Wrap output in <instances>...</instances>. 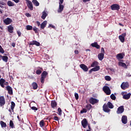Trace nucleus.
I'll use <instances>...</instances> for the list:
<instances>
[{
	"instance_id": "obj_1",
	"label": "nucleus",
	"mask_w": 131,
	"mask_h": 131,
	"mask_svg": "<svg viewBox=\"0 0 131 131\" xmlns=\"http://www.w3.org/2000/svg\"><path fill=\"white\" fill-rule=\"evenodd\" d=\"M113 108H114V105L110 101L107 102V104L105 103L103 105V111L106 113H109L111 111L110 109H113Z\"/></svg>"
},
{
	"instance_id": "obj_2",
	"label": "nucleus",
	"mask_w": 131,
	"mask_h": 131,
	"mask_svg": "<svg viewBox=\"0 0 131 131\" xmlns=\"http://www.w3.org/2000/svg\"><path fill=\"white\" fill-rule=\"evenodd\" d=\"M49 74L47 71H44L41 75V78H40V81L41 83H45V79H46V78L47 77V75Z\"/></svg>"
},
{
	"instance_id": "obj_3",
	"label": "nucleus",
	"mask_w": 131,
	"mask_h": 131,
	"mask_svg": "<svg viewBox=\"0 0 131 131\" xmlns=\"http://www.w3.org/2000/svg\"><path fill=\"white\" fill-rule=\"evenodd\" d=\"M103 91L106 95H107V96L111 95V90H110V88H109V86H104L103 88Z\"/></svg>"
},
{
	"instance_id": "obj_4",
	"label": "nucleus",
	"mask_w": 131,
	"mask_h": 131,
	"mask_svg": "<svg viewBox=\"0 0 131 131\" xmlns=\"http://www.w3.org/2000/svg\"><path fill=\"white\" fill-rule=\"evenodd\" d=\"M111 9L112 11H119L120 9V6L117 4H114L111 6Z\"/></svg>"
},
{
	"instance_id": "obj_5",
	"label": "nucleus",
	"mask_w": 131,
	"mask_h": 131,
	"mask_svg": "<svg viewBox=\"0 0 131 131\" xmlns=\"http://www.w3.org/2000/svg\"><path fill=\"white\" fill-rule=\"evenodd\" d=\"M89 101V103L92 105H95V104H98V103H99V99H97L93 97H91Z\"/></svg>"
},
{
	"instance_id": "obj_6",
	"label": "nucleus",
	"mask_w": 131,
	"mask_h": 131,
	"mask_svg": "<svg viewBox=\"0 0 131 131\" xmlns=\"http://www.w3.org/2000/svg\"><path fill=\"white\" fill-rule=\"evenodd\" d=\"M26 2L28 9L31 11H33V5L32 4V2L29 0H26Z\"/></svg>"
},
{
	"instance_id": "obj_7",
	"label": "nucleus",
	"mask_w": 131,
	"mask_h": 131,
	"mask_svg": "<svg viewBox=\"0 0 131 131\" xmlns=\"http://www.w3.org/2000/svg\"><path fill=\"white\" fill-rule=\"evenodd\" d=\"M124 112V106L121 105L119 106L117 110V114H122V113Z\"/></svg>"
},
{
	"instance_id": "obj_8",
	"label": "nucleus",
	"mask_w": 131,
	"mask_h": 131,
	"mask_svg": "<svg viewBox=\"0 0 131 131\" xmlns=\"http://www.w3.org/2000/svg\"><path fill=\"white\" fill-rule=\"evenodd\" d=\"M121 88L122 90H126V89H128L129 88V84H128V82H123L121 84Z\"/></svg>"
},
{
	"instance_id": "obj_9",
	"label": "nucleus",
	"mask_w": 131,
	"mask_h": 131,
	"mask_svg": "<svg viewBox=\"0 0 131 131\" xmlns=\"http://www.w3.org/2000/svg\"><path fill=\"white\" fill-rule=\"evenodd\" d=\"M4 23H5V25H10V24L13 22V20H12V19L7 17L5 19L3 20Z\"/></svg>"
},
{
	"instance_id": "obj_10",
	"label": "nucleus",
	"mask_w": 131,
	"mask_h": 131,
	"mask_svg": "<svg viewBox=\"0 0 131 131\" xmlns=\"http://www.w3.org/2000/svg\"><path fill=\"white\" fill-rule=\"evenodd\" d=\"M30 46H36L37 47H39L40 46V43L37 41L33 40L32 41H30L29 43Z\"/></svg>"
},
{
	"instance_id": "obj_11",
	"label": "nucleus",
	"mask_w": 131,
	"mask_h": 131,
	"mask_svg": "<svg viewBox=\"0 0 131 131\" xmlns=\"http://www.w3.org/2000/svg\"><path fill=\"white\" fill-rule=\"evenodd\" d=\"M126 36V33H123L122 35L119 36V39H120L121 42H124L125 40V38Z\"/></svg>"
},
{
	"instance_id": "obj_12",
	"label": "nucleus",
	"mask_w": 131,
	"mask_h": 131,
	"mask_svg": "<svg viewBox=\"0 0 131 131\" xmlns=\"http://www.w3.org/2000/svg\"><path fill=\"white\" fill-rule=\"evenodd\" d=\"M80 67L85 72H88V71H89V68H88V66L84 64H81Z\"/></svg>"
},
{
	"instance_id": "obj_13",
	"label": "nucleus",
	"mask_w": 131,
	"mask_h": 131,
	"mask_svg": "<svg viewBox=\"0 0 131 131\" xmlns=\"http://www.w3.org/2000/svg\"><path fill=\"white\" fill-rule=\"evenodd\" d=\"M81 124L82 126L84 128H85L86 126H88V120L85 118H84L82 121H81Z\"/></svg>"
},
{
	"instance_id": "obj_14",
	"label": "nucleus",
	"mask_w": 131,
	"mask_h": 131,
	"mask_svg": "<svg viewBox=\"0 0 131 131\" xmlns=\"http://www.w3.org/2000/svg\"><path fill=\"white\" fill-rule=\"evenodd\" d=\"M8 31L9 33H13L14 32V27L13 25H9L7 27Z\"/></svg>"
},
{
	"instance_id": "obj_15",
	"label": "nucleus",
	"mask_w": 131,
	"mask_h": 131,
	"mask_svg": "<svg viewBox=\"0 0 131 131\" xmlns=\"http://www.w3.org/2000/svg\"><path fill=\"white\" fill-rule=\"evenodd\" d=\"M121 121L123 124H126L127 123V117L126 116H122Z\"/></svg>"
},
{
	"instance_id": "obj_16",
	"label": "nucleus",
	"mask_w": 131,
	"mask_h": 131,
	"mask_svg": "<svg viewBox=\"0 0 131 131\" xmlns=\"http://www.w3.org/2000/svg\"><path fill=\"white\" fill-rule=\"evenodd\" d=\"M41 72H42V68L39 67H37L36 70V74L37 75H40V74H41Z\"/></svg>"
},
{
	"instance_id": "obj_17",
	"label": "nucleus",
	"mask_w": 131,
	"mask_h": 131,
	"mask_svg": "<svg viewBox=\"0 0 131 131\" xmlns=\"http://www.w3.org/2000/svg\"><path fill=\"white\" fill-rule=\"evenodd\" d=\"M91 47H93V48H96L97 50H100V48H101L100 45H98V42H94V43H91Z\"/></svg>"
},
{
	"instance_id": "obj_18",
	"label": "nucleus",
	"mask_w": 131,
	"mask_h": 131,
	"mask_svg": "<svg viewBox=\"0 0 131 131\" xmlns=\"http://www.w3.org/2000/svg\"><path fill=\"white\" fill-rule=\"evenodd\" d=\"M6 90L8 91L9 95H13V89H12V87H11L10 85L7 86Z\"/></svg>"
},
{
	"instance_id": "obj_19",
	"label": "nucleus",
	"mask_w": 131,
	"mask_h": 131,
	"mask_svg": "<svg viewBox=\"0 0 131 131\" xmlns=\"http://www.w3.org/2000/svg\"><path fill=\"white\" fill-rule=\"evenodd\" d=\"M51 105L52 108H53V109H55V108L57 107V105H58V104L57 103V102L56 101V100H52L51 102Z\"/></svg>"
},
{
	"instance_id": "obj_20",
	"label": "nucleus",
	"mask_w": 131,
	"mask_h": 131,
	"mask_svg": "<svg viewBox=\"0 0 131 131\" xmlns=\"http://www.w3.org/2000/svg\"><path fill=\"white\" fill-rule=\"evenodd\" d=\"M47 24H48V21L47 20H45L41 24L40 28L41 29H45L46 26H47Z\"/></svg>"
},
{
	"instance_id": "obj_21",
	"label": "nucleus",
	"mask_w": 131,
	"mask_h": 131,
	"mask_svg": "<svg viewBox=\"0 0 131 131\" xmlns=\"http://www.w3.org/2000/svg\"><path fill=\"white\" fill-rule=\"evenodd\" d=\"M118 65L119 66H121L123 68H125V69H127V66H126V64L124 62H119Z\"/></svg>"
},
{
	"instance_id": "obj_22",
	"label": "nucleus",
	"mask_w": 131,
	"mask_h": 131,
	"mask_svg": "<svg viewBox=\"0 0 131 131\" xmlns=\"http://www.w3.org/2000/svg\"><path fill=\"white\" fill-rule=\"evenodd\" d=\"M104 56H105V54L103 53H99L98 55V58L100 61H102L103 59H104Z\"/></svg>"
},
{
	"instance_id": "obj_23",
	"label": "nucleus",
	"mask_w": 131,
	"mask_h": 131,
	"mask_svg": "<svg viewBox=\"0 0 131 131\" xmlns=\"http://www.w3.org/2000/svg\"><path fill=\"white\" fill-rule=\"evenodd\" d=\"M63 10H64V6L62 4H59V9L57 10L58 13H62Z\"/></svg>"
},
{
	"instance_id": "obj_24",
	"label": "nucleus",
	"mask_w": 131,
	"mask_h": 131,
	"mask_svg": "<svg viewBox=\"0 0 131 131\" xmlns=\"http://www.w3.org/2000/svg\"><path fill=\"white\" fill-rule=\"evenodd\" d=\"M5 82H6V80H5L3 78H1L0 79V85L1 86H2V88H5V85H4Z\"/></svg>"
},
{
	"instance_id": "obj_25",
	"label": "nucleus",
	"mask_w": 131,
	"mask_h": 131,
	"mask_svg": "<svg viewBox=\"0 0 131 131\" xmlns=\"http://www.w3.org/2000/svg\"><path fill=\"white\" fill-rule=\"evenodd\" d=\"M131 94L128 93L127 94L124 95L123 96V99H124V100H128L129 98H130Z\"/></svg>"
},
{
	"instance_id": "obj_26",
	"label": "nucleus",
	"mask_w": 131,
	"mask_h": 131,
	"mask_svg": "<svg viewBox=\"0 0 131 131\" xmlns=\"http://www.w3.org/2000/svg\"><path fill=\"white\" fill-rule=\"evenodd\" d=\"M32 86H33V90H37V88H38V86L37 85V83L35 82H33L32 83Z\"/></svg>"
},
{
	"instance_id": "obj_27",
	"label": "nucleus",
	"mask_w": 131,
	"mask_h": 131,
	"mask_svg": "<svg viewBox=\"0 0 131 131\" xmlns=\"http://www.w3.org/2000/svg\"><path fill=\"white\" fill-rule=\"evenodd\" d=\"M47 16H48V14L47 13V12H46V11H44L42 12V15L41 17L43 20H45V19L47 18Z\"/></svg>"
},
{
	"instance_id": "obj_28",
	"label": "nucleus",
	"mask_w": 131,
	"mask_h": 131,
	"mask_svg": "<svg viewBox=\"0 0 131 131\" xmlns=\"http://www.w3.org/2000/svg\"><path fill=\"white\" fill-rule=\"evenodd\" d=\"M15 106H16V104H15V102H14V101H12L11 105V110L12 111V112H14V109L15 108Z\"/></svg>"
},
{
	"instance_id": "obj_29",
	"label": "nucleus",
	"mask_w": 131,
	"mask_h": 131,
	"mask_svg": "<svg viewBox=\"0 0 131 131\" xmlns=\"http://www.w3.org/2000/svg\"><path fill=\"white\" fill-rule=\"evenodd\" d=\"M32 2L35 7H38L39 6V3H38L37 0H33Z\"/></svg>"
},
{
	"instance_id": "obj_30",
	"label": "nucleus",
	"mask_w": 131,
	"mask_h": 131,
	"mask_svg": "<svg viewBox=\"0 0 131 131\" xmlns=\"http://www.w3.org/2000/svg\"><path fill=\"white\" fill-rule=\"evenodd\" d=\"M117 59L119 60V59H123V55L122 53H119L116 56Z\"/></svg>"
},
{
	"instance_id": "obj_31",
	"label": "nucleus",
	"mask_w": 131,
	"mask_h": 131,
	"mask_svg": "<svg viewBox=\"0 0 131 131\" xmlns=\"http://www.w3.org/2000/svg\"><path fill=\"white\" fill-rule=\"evenodd\" d=\"M85 107L86 108V110H88V111H90V110L93 108V106L91 104H86Z\"/></svg>"
},
{
	"instance_id": "obj_32",
	"label": "nucleus",
	"mask_w": 131,
	"mask_h": 131,
	"mask_svg": "<svg viewBox=\"0 0 131 131\" xmlns=\"http://www.w3.org/2000/svg\"><path fill=\"white\" fill-rule=\"evenodd\" d=\"M0 124L2 127H7V124L5 122L1 121Z\"/></svg>"
},
{
	"instance_id": "obj_33",
	"label": "nucleus",
	"mask_w": 131,
	"mask_h": 131,
	"mask_svg": "<svg viewBox=\"0 0 131 131\" xmlns=\"http://www.w3.org/2000/svg\"><path fill=\"white\" fill-rule=\"evenodd\" d=\"M7 5L9 7H14L15 6V4L10 1L7 2Z\"/></svg>"
},
{
	"instance_id": "obj_34",
	"label": "nucleus",
	"mask_w": 131,
	"mask_h": 131,
	"mask_svg": "<svg viewBox=\"0 0 131 131\" xmlns=\"http://www.w3.org/2000/svg\"><path fill=\"white\" fill-rule=\"evenodd\" d=\"M92 70L94 71V72H96V71H99V70H100V66H96L95 68H92Z\"/></svg>"
},
{
	"instance_id": "obj_35",
	"label": "nucleus",
	"mask_w": 131,
	"mask_h": 131,
	"mask_svg": "<svg viewBox=\"0 0 131 131\" xmlns=\"http://www.w3.org/2000/svg\"><path fill=\"white\" fill-rule=\"evenodd\" d=\"M99 64V62H98L97 61H94L92 64H91V67H96L97 66H98V65Z\"/></svg>"
},
{
	"instance_id": "obj_36",
	"label": "nucleus",
	"mask_w": 131,
	"mask_h": 131,
	"mask_svg": "<svg viewBox=\"0 0 131 131\" xmlns=\"http://www.w3.org/2000/svg\"><path fill=\"white\" fill-rule=\"evenodd\" d=\"M2 60L4 62H8V60H9V57H8V56H3L2 57Z\"/></svg>"
},
{
	"instance_id": "obj_37",
	"label": "nucleus",
	"mask_w": 131,
	"mask_h": 131,
	"mask_svg": "<svg viewBox=\"0 0 131 131\" xmlns=\"http://www.w3.org/2000/svg\"><path fill=\"white\" fill-rule=\"evenodd\" d=\"M9 126H10V127H11V128H15V126L14 125V123L13 122V121H10Z\"/></svg>"
},
{
	"instance_id": "obj_38",
	"label": "nucleus",
	"mask_w": 131,
	"mask_h": 131,
	"mask_svg": "<svg viewBox=\"0 0 131 131\" xmlns=\"http://www.w3.org/2000/svg\"><path fill=\"white\" fill-rule=\"evenodd\" d=\"M39 125L41 127H43L45 125V121L43 120H42L39 122Z\"/></svg>"
},
{
	"instance_id": "obj_39",
	"label": "nucleus",
	"mask_w": 131,
	"mask_h": 131,
	"mask_svg": "<svg viewBox=\"0 0 131 131\" xmlns=\"http://www.w3.org/2000/svg\"><path fill=\"white\" fill-rule=\"evenodd\" d=\"M33 27L32 26H30V25H27L26 26V29L27 30H32L33 29Z\"/></svg>"
},
{
	"instance_id": "obj_40",
	"label": "nucleus",
	"mask_w": 131,
	"mask_h": 131,
	"mask_svg": "<svg viewBox=\"0 0 131 131\" xmlns=\"http://www.w3.org/2000/svg\"><path fill=\"white\" fill-rule=\"evenodd\" d=\"M110 97H111V99H112V100H113L114 101L116 100V96H115V95H114V94H111Z\"/></svg>"
},
{
	"instance_id": "obj_41",
	"label": "nucleus",
	"mask_w": 131,
	"mask_h": 131,
	"mask_svg": "<svg viewBox=\"0 0 131 131\" xmlns=\"http://www.w3.org/2000/svg\"><path fill=\"white\" fill-rule=\"evenodd\" d=\"M105 79L107 80V81H110V80H111V77L110 76H105Z\"/></svg>"
},
{
	"instance_id": "obj_42",
	"label": "nucleus",
	"mask_w": 131,
	"mask_h": 131,
	"mask_svg": "<svg viewBox=\"0 0 131 131\" xmlns=\"http://www.w3.org/2000/svg\"><path fill=\"white\" fill-rule=\"evenodd\" d=\"M88 112V110L86 108H83L82 110L80 111L81 114H82L83 113H86Z\"/></svg>"
},
{
	"instance_id": "obj_43",
	"label": "nucleus",
	"mask_w": 131,
	"mask_h": 131,
	"mask_svg": "<svg viewBox=\"0 0 131 131\" xmlns=\"http://www.w3.org/2000/svg\"><path fill=\"white\" fill-rule=\"evenodd\" d=\"M57 111L58 112V115H62V109H61V108L58 107Z\"/></svg>"
},
{
	"instance_id": "obj_44",
	"label": "nucleus",
	"mask_w": 131,
	"mask_h": 131,
	"mask_svg": "<svg viewBox=\"0 0 131 131\" xmlns=\"http://www.w3.org/2000/svg\"><path fill=\"white\" fill-rule=\"evenodd\" d=\"M33 31L35 32V33H38V29H37V28H36V27H34L33 28Z\"/></svg>"
},
{
	"instance_id": "obj_45",
	"label": "nucleus",
	"mask_w": 131,
	"mask_h": 131,
	"mask_svg": "<svg viewBox=\"0 0 131 131\" xmlns=\"http://www.w3.org/2000/svg\"><path fill=\"white\" fill-rule=\"evenodd\" d=\"M0 53L2 54H4L5 53V50H4V49L3 47H2V46L0 45Z\"/></svg>"
},
{
	"instance_id": "obj_46",
	"label": "nucleus",
	"mask_w": 131,
	"mask_h": 131,
	"mask_svg": "<svg viewBox=\"0 0 131 131\" xmlns=\"http://www.w3.org/2000/svg\"><path fill=\"white\" fill-rule=\"evenodd\" d=\"M100 54H105V49H104V48H101V53Z\"/></svg>"
},
{
	"instance_id": "obj_47",
	"label": "nucleus",
	"mask_w": 131,
	"mask_h": 131,
	"mask_svg": "<svg viewBox=\"0 0 131 131\" xmlns=\"http://www.w3.org/2000/svg\"><path fill=\"white\" fill-rule=\"evenodd\" d=\"M75 98L76 100H77L78 99H79V96H78V93H75Z\"/></svg>"
},
{
	"instance_id": "obj_48",
	"label": "nucleus",
	"mask_w": 131,
	"mask_h": 131,
	"mask_svg": "<svg viewBox=\"0 0 131 131\" xmlns=\"http://www.w3.org/2000/svg\"><path fill=\"white\" fill-rule=\"evenodd\" d=\"M50 27H51L52 28H53V29H55L56 28V27H55L54 25L52 24H50L48 26V28H50Z\"/></svg>"
},
{
	"instance_id": "obj_49",
	"label": "nucleus",
	"mask_w": 131,
	"mask_h": 131,
	"mask_svg": "<svg viewBox=\"0 0 131 131\" xmlns=\"http://www.w3.org/2000/svg\"><path fill=\"white\" fill-rule=\"evenodd\" d=\"M32 110H35V111H37L38 109L37 107H35V106H32L31 107Z\"/></svg>"
},
{
	"instance_id": "obj_50",
	"label": "nucleus",
	"mask_w": 131,
	"mask_h": 131,
	"mask_svg": "<svg viewBox=\"0 0 131 131\" xmlns=\"http://www.w3.org/2000/svg\"><path fill=\"white\" fill-rule=\"evenodd\" d=\"M17 33L18 34V36L19 37H20V36H21V32L20 31H17Z\"/></svg>"
},
{
	"instance_id": "obj_51",
	"label": "nucleus",
	"mask_w": 131,
	"mask_h": 131,
	"mask_svg": "<svg viewBox=\"0 0 131 131\" xmlns=\"http://www.w3.org/2000/svg\"><path fill=\"white\" fill-rule=\"evenodd\" d=\"M54 120H56V121H59V118L57 116H55V117H54Z\"/></svg>"
},
{
	"instance_id": "obj_52",
	"label": "nucleus",
	"mask_w": 131,
	"mask_h": 131,
	"mask_svg": "<svg viewBox=\"0 0 131 131\" xmlns=\"http://www.w3.org/2000/svg\"><path fill=\"white\" fill-rule=\"evenodd\" d=\"M0 5H2V6H5L6 3H4V2L1 1V2H0Z\"/></svg>"
},
{
	"instance_id": "obj_53",
	"label": "nucleus",
	"mask_w": 131,
	"mask_h": 131,
	"mask_svg": "<svg viewBox=\"0 0 131 131\" xmlns=\"http://www.w3.org/2000/svg\"><path fill=\"white\" fill-rule=\"evenodd\" d=\"M74 52L76 55H78V54H79V52H78V50H75Z\"/></svg>"
},
{
	"instance_id": "obj_54",
	"label": "nucleus",
	"mask_w": 131,
	"mask_h": 131,
	"mask_svg": "<svg viewBox=\"0 0 131 131\" xmlns=\"http://www.w3.org/2000/svg\"><path fill=\"white\" fill-rule=\"evenodd\" d=\"M63 2H64V0H59V5H62Z\"/></svg>"
},
{
	"instance_id": "obj_55",
	"label": "nucleus",
	"mask_w": 131,
	"mask_h": 131,
	"mask_svg": "<svg viewBox=\"0 0 131 131\" xmlns=\"http://www.w3.org/2000/svg\"><path fill=\"white\" fill-rule=\"evenodd\" d=\"M14 3H16V4H18L20 2V0H12Z\"/></svg>"
},
{
	"instance_id": "obj_56",
	"label": "nucleus",
	"mask_w": 131,
	"mask_h": 131,
	"mask_svg": "<svg viewBox=\"0 0 131 131\" xmlns=\"http://www.w3.org/2000/svg\"><path fill=\"white\" fill-rule=\"evenodd\" d=\"M11 46L12 47H13V48H15V47L16 46V43H15V42H12Z\"/></svg>"
},
{
	"instance_id": "obj_57",
	"label": "nucleus",
	"mask_w": 131,
	"mask_h": 131,
	"mask_svg": "<svg viewBox=\"0 0 131 131\" xmlns=\"http://www.w3.org/2000/svg\"><path fill=\"white\" fill-rule=\"evenodd\" d=\"M26 16L27 17H31V15L28 13L26 14Z\"/></svg>"
},
{
	"instance_id": "obj_58",
	"label": "nucleus",
	"mask_w": 131,
	"mask_h": 131,
	"mask_svg": "<svg viewBox=\"0 0 131 131\" xmlns=\"http://www.w3.org/2000/svg\"><path fill=\"white\" fill-rule=\"evenodd\" d=\"M36 24H37V26H38V27L40 26V23H39V21H36Z\"/></svg>"
},
{
	"instance_id": "obj_59",
	"label": "nucleus",
	"mask_w": 131,
	"mask_h": 131,
	"mask_svg": "<svg viewBox=\"0 0 131 131\" xmlns=\"http://www.w3.org/2000/svg\"><path fill=\"white\" fill-rule=\"evenodd\" d=\"M87 125H88L89 129H92V128L91 127V125L90 124H88Z\"/></svg>"
},
{
	"instance_id": "obj_60",
	"label": "nucleus",
	"mask_w": 131,
	"mask_h": 131,
	"mask_svg": "<svg viewBox=\"0 0 131 131\" xmlns=\"http://www.w3.org/2000/svg\"><path fill=\"white\" fill-rule=\"evenodd\" d=\"M90 1H91V0H82L83 3H87V2H90Z\"/></svg>"
},
{
	"instance_id": "obj_61",
	"label": "nucleus",
	"mask_w": 131,
	"mask_h": 131,
	"mask_svg": "<svg viewBox=\"0 0 131 131\" xmlns=\"http://www.w3.org/2000/svg\"><path fill=\"white\" fill-rule=\"evenodd\" d=\"M119 25H120V26H122V27H124V25H123L121 23H119Z\"/></svg>"
},
{
	"instance_id": "obj_62",
	"label": "nucleus",
	"mask_w": 131,
	"mask_h": 131,
	"mask_svg": "<svg viewBox=\"0 0 131 131\" xmlns=\"http://www.w3.org/2000/svg\"><path fill=\"white\" fill-rule=\"evenodd\" d=\"M30 78H31V79H34V77L33 76H29Z\"/></svg>"
},
{
	"instance_id": "obj_63",
	"label": "nucleus",
	"mask_w": 131,
	"mask_h": 131,
	"mask_svg": "<svg viewBox=\"0 0 131 131\" xmlns=\"http://www.w3.org/2000/svg\"><path fill=\"white\" fill-rule=\"evenodd\" d=\"M5 85H8L9 84V83L8 82H6L4 83Z\"/></svg>"
},
{
	"instance_id": "obj_64",
	"label": "nucleus",
	"mask_w": 131,
	"mask_h": 131,
	"mask_svg": "<svg viewBox=\"0 0 131 131\" xmlns=\"http://www.w3.org/2000/svg\"><path fill=\"white\" fill-rule=\"evenodd\" d=\"M8 111H9V112H10V113L11 114H12V110H11L10 109H9V110H8Z\"/></svg>"
}]
</instances>
